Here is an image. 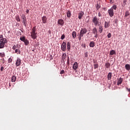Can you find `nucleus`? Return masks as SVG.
Wrapping results in <instances>:
<instances>
[{"mask_svg": "<svg viewBox=\"0 0 130 130\" xmlns=\"http://www.w3.org/2000/svg\"><path fill=\"white\" fill-rule=\"evenodd\" d=\"M104 10H105V8H104Z\"/></svg>", "mask_w": 130, "mask_h": 130, "instance_id": "nucleus-53", "label": "nucleus"}, {"mask_svg": "<svg viewBox=\"0 0 130 130\" xmlns=\"http://www.w3.org/2000/svg\"><path fill=\"white\" fill-rule=\"evenodd\" d=\"M67 15L68 18H71V11H68L67 12Z\"/></svg>", "mask_w": 130, "mask_h": 130, "instance_id": "nucleus-22", "label": "nucleus"}, {"mask_svg": "<svg viewBox=\"0 0 130 130\" xmlns=\"http://www.w3.org/2000/svg\"><path fill=\"white\" fill-rule=\"evenodd\" d=\"M67 49L68 51H70L71 50V43L70 42H67Z\"/></svg>", "mask_w": 130, "mask_h": 130, "instance_id": "nucleus-14", "label": "nucleus"}, {"mask_svg": "<svg viewBox=\"0 0 130 130\" xmlns=\"http://www.w3.org/2000/svg\"><path fill=\"white\" fill-rule=\"evenodd\" d=\"M72 37L73 39H75L77 37V32L75 31H73L72 32Z\"/></svg>", "mask_w": 130, "mask_h": 130, "instance_id": "nucleus-13", "label": "nucleus"}, {"mask_svg": "<svg viewBox=\"0 0 130 130\" xmlns=\"http://www.w3.org/2000/svg\"><path fill=\"white\" fill-rule=\"evenodd\" d=\"M75 64L74 63V64H73V66H75Z\"/></svg>", "mask_w": 130, "mask_h": 130, "instance_id": "nucleus-54", "label": "nucleus"}, {"mask_svg": "<svg viewBox=\"0 0 130 130\" xmlns=\"http://www.w3.org/2000/svg\"><path fill=\"white\" fill-rule=\"evenodd\" d=\"M15 53H17V54H21V51L20 50V48H17L15 49Z\"/></svg>", "mask_w": 130, "mask_h": 130, "instance_id": "nucleus-17", "label": "nucleus"}, {"mask_svg": "<svg viewBox=\"0 0 130 130\" xmlns=\"http://www.w3.org/2000/svg\"><path fill=\"white\" fill-rule=\"evenodd\" d=\"M92 22L94 24V26H100L99 18H98L97 16H94L92 17Z\"/></svg>", "mask_w": 130, "mask_h": 130, "instance_id": "nucleus-3", "label": "nucleus"}, {"mask_svg": "<svg viewBox=\"0 0 130 130\" xmlns=\"http://www.w3.org/2000/svg\"><path fill=\"white\" fill-rule=\"evenodd\" d=\"M66 57H67V54L63 53L62 55V60H63V61H64Z\"/></svg>", "mask_w": 130, "mask_h": 130, "instance_id": "nucleus-18", "label": "nucleus"}, {"mask_svg": "<svg viewBox=\"0 0 130 130\" xmlns=\"http://www.w3.org/2000/svg\"><path fill=\"white\" fill-rule=\"evenodd\" d=\"M5 47V44L1 43H0V48H4Z\"/></svg>", "mask_w": 130, "mask_h": 130, "instance_id": "nucleus-28", "label": "nucleus"}, {"mask_svg": "<svg viewBox=\"0 0 130 130\" xmlns=\"http://www.w3.org/2000/svg\"><path fill=\"white\" fill-rule=\"evenodd\" d=\"M42 20L43 24H46V23H47V17H46V16H43Z\"/></svg>", "mask_w": 130, "mask_h": 130, "instance_id": "nucleus-9", "label": "nucleus"}, {"mask_svg": "<svg viewBox=\"0 0 130 130\" xmlns=\"http://www.w3.org/2000/svg\"><path fill=\"white\" fill-rule=\"evenodd\" d=\"M126 89L128 92H130V88H126Z\"/></svg>", "mask_w": 130, "mask_h": 130, "instance_id": "nucleus-47", "label": "nucleus"}, {"mask_svg": "<svg viewBox=\"0 0 130 130\" xmlns=\"http://www.w3.org/2000/svg\"><path fill=\"white\" fill-rule=\"evenodd\" d=\"M16 63V66H20V64H21V59H20V58H17Z\"/></svg>", "mask_w": 130, "mask_h": 130, "instance_id": "nucleus-11", "label": "nucleus"}, {"mask_svg": "<svg viewBox=\"0 0 130 130\" xmlns=\"http://www.w3.org/2000/svg\"><path fill=\"white\" fill-rule=\"evenodd\" d=\"M109 27V25L108 24V22L105 21V28H108Z\"/></svg>", "mask_w": 130, "mask_h": 130, "instance_id": "nucleus-27", "label": "nucleus"}, {"mask_svg": "<svg viewBox=\"0 0 130 130\" xmlns=\"http://www.w3.org/2000/svg\"><path fill=\"white\" fill-rule=\"evenodd\" d=\"M116 9H117V7L116 5H114L113 7H112L110 9L108 10V13L109 14V15L110 17H112L113 16H114V11H116Z\"/></svg>", "mask_w": 130, "mask_h": 130, "instance_id": "nucleus-1", "label": "nucleus"}, {"mask_svg": "<svg viewBox=\"0 0 130 130\" xmlns=\"http://www.w3.org/2000/svg\"><path fill=\"white\" fill-rule=\"evenodd\" d=\"M108 38H111V33H109L107 35Z\"/></svg>", "mask_w": 130, "mask_h": 130, "instance_id": "nucleus-38", "label": "nucleus"}, {"mask_svg": "<svg viewBox=\"0 0 130 130\" xmlns=\"http://www.w3.org/2000/svg\"><path fill=\"white\" fill-rule=\"evenodd\" d=\"M94 69H98V66H94Z\"/></svg>", "mask_w": 130, "mask_h": 130, "instance_id": "nucleus-46", "label": "nucleus"}, {"mask_svg": "<svg viewBox=\"0 0 130 130\" xmlns=\"http://www.w3.org/2000/svg\"><path fill=\"white\" fill-rule=\"evenodd\" d=\"M101 16H102V15L101 14V13L100 12H99L98 13V17H101Z\"/></svg>", "mask_w": 130, "mask_h": 130, "instance_id": "nucleus-44", "label": "nucleus"}, {"mask_svg": "<svg viewBox=\"0 0 130 130\" xmlns=\"http://www.w3.org/2000/svg\"><path fill=\"white\" fill-rule=\"evenodd\" d=\"M16 79H17V78L16 77V76H13L12 77V79H11L12 82H16Z\"/></svg>", "mask_w": 130, "mask_h": 130, "instance_id": "nucleus-24", "label": "nucleus"}, {"mask_svg": "<svg viewBox=\"0 0 130 130\" xmlns=\"http://www.w3.org/2000/svg\"><path fill=\"white\" fill-rule=\"evenodd\" d=\"M92 33L94 35L95 38H98V31H97V28H96V27L92 29Z\"/></svg>", "mask_w": 130, "mask_h": 130, "instance_id": "nucleus-4", "label": "nucleus"}, {"mask_svg": "<svg viewBox=\"0 0 130 130\" xmlns=\"http://www.w3.org/2000/svg\"><path fill=\"white\" fill-rule=\"evenodd\" d=\"M83 16H84V12L80 11V13H78V19H79V20H81Z\"/></svg>", "mask_w": 130, "mask_h": 130, "instance_id": "nucleus-10", "label": "nucleus"}, {"mask_svg": "<svg viewBox=\"0 0 130 130\" xmlns=\"http://www.w3.org/2000/svg\"><path fill=\"white\" fill-rule=\"evenodd\" d=\"M26 13H27V14H28L29 13V10H28V9L26 10Z\"/></svg>", "mask_w": 130, "mask_h": 130, "instance_id": "nucleus-48", "label": "nucleus"}, {"mask_svg": "<svg viewBox=\"0 0 130 130\" xmlns=\"http://www.w3.org/2000/svg\"><path fill=\"white\" fill-rule=\"evenodd\" d=\"M21 19L22 20V23H23V25H24V26H26V17L24 15H22L21 16Z\"/></svg>", "mask_w": 130, "mask_h": 130, "instance_id": "nucleus-7", "label": "nucleus"}, {"mask_svg": "<svg viewBox=\"0 0 130 130\" xmlns=\"http://www.w3.org/2000/svg\"><path fill=\"white\" fill-rule=\"evenodd\" d=\"M73 69L76 71L78 69V66H73Z\"/></svg>", "mask_w": 130, "mask_h": 130, "instance_id": "nucleus-33", "label": "nucleus"}, {"mask_svg": "<svg viewBox=\"0 0 130 130\" xmlns=\"http://www.w3.org/2000/svg\"><path fill=\"white\" fill-rule=\"evenodd\" d=\"M112 76V74L111 73H109L107 76L108 80H111Z\"/></svg>", "mask_w": 130, "mask_h": 130, "instance_id": "nucleus-19", "label": "nucleus"}, {"mask_svg": "<svg viewBox=\"0 0 130 130\" xmlns=\"http://www.w3.org/2000/svg\"><path fill=\"white\" fill-rule=\"evenodd\" d=\"M66 38V36L64 35V34L62 35L61 36V40H63V39H64V38Z\"/></svg>", "mask_w": 130, "mask_h": 130, "instance_id": "nucleus-34", "label": "nucleus"}, {"mask_svg": "<svg viewBox=\"0 0 130 130\" xmlns=\"http://www.w3.org/2000/svg\"><path fill=\"white\" fill-rule=\"evenodd\" d=\"M23 42H24L25 45H28L29 44V41L27 39H25Z\"/></svg>", "mask_w": 130, "mask_h": 130, "instance_id": "nucleus-26", "label": "nucleus"}, {"mask_svg": "<svg viewBox=\"0 0 130 130\" xmlns=\"http://www.w3.org/2000/svg\"><path fill=\"white\" fill-rule=\"evenodd\" d=\"M87 33V29L86 28H82L80 31V34L84 36V34H86Z\"/></svg>", "mask_w": 130, "mask_h": 130, "instance_id": "nucleus-6", "label": "nucleus"}, {"mask_svg": "<svg viewBox=\"0 0 130 130\" xmlns=\"http://www.w3.org/2000/svg\"><path fill=\"white\" fill-rule=\"evenodd\" d=\"M127 16H129V12H128V11H127L125 12V17H127Z\"/></svg>", "mask_w": 130, "mask_h": 130, "instance_id": "nucleus-32", "label": "nucleus"}, {"mask_svg": "<svg viewBox=\"0 0 130 130\" xmlns=\"http://www.w3.org/2000/svg\"><path fill=\"white\" fill-rule=\"evenodd\" d=\"M84 37V36L79 34V36L78 37L79 40H82V37Z\"/></svg>", "mask_w": 130, "mask_h": 130, "instance_id": "nucleus-29", "label": "nucleus"}, {"mask_svg": "<svg viewBox=\"0 0 130 130\" xmlns=\"http://www.w3.org/2000/svg\"><path fill=\"white\" fill-rule=\"evenodd\" d=\"M125 66H129V64H126Z\"/></svg>", "mask_w": 130, "mask_h": 130, "instance_id": "nucleus-51", "label": "nucleus"}, {"mask_svg": "<svg viewBox=\"0 0 130 130\" xmlns=\"http://www.w3.org/2000/svg\"><path fill=\"white\" fill-rule=\"evenodd\" d=\"M60 74L61 75H62V74H64V70H61Z\"/></svg>", "mask_w": 130, "mask_h": 130, "instance_id": "nucleus-40", "label": "nucleus"}, {"mask_svg": "<svg viewBox=\"0 0 130 130\" xmlns=\"http://www.w3.org/2000/svg\"><path fill=\"white\" fill-rule=\"evenodd\" d=\"M61 49L62 51H66L67 50V43L63 42L61 45Z\"/></svg>", "mask_w": 130, "mask_h": 130, "instance_id": "nucleus-5", "label": "nucleus"}, {"mask_svg": "<svg viewBox=\"0 0 130 130\" xmlns=\"http://www.w3.org/2000/svg\"><path fill=\"white\" fill-rule=\"evenodd\" d=\"M124 3H125V0H124Z\"/></svg>", "mask_w": 130, "mask_h": 130, "instance_id": "nucleus-52", "label": "nucleus"}, {"mask_svg": "<svg viewBox=\"0 0 130 130\" xmlns=\"http://www.w3.org/2000/svg\"><path fill=\"white\" fill-rule=\"evenodd\" d=\"M57 23L58 25H60V26H63V24H64V21L63 19H60L58 20Z\"/></svg>", "mask_w": 130, "mask_h": 130, "instance_id": "nucleus-8", "label": "nucleus"}, {"mask_svg": "<svg viewBox=\"0 0 130 130\" xmlns=\"http://www.w3.org/2000/svg\"><path fill=\"white\" fill-rule=\"evenodd\" d=\"M1 43H3L4 44H6L7 43V39L6 38L2 39L1 41H0Z\"/></svg>", "mask_w": 130, "mask_h": 130, "instance_id": "nucleus-15", "label": "nucleus"}, {"mask_svg": "<svg viewBox=\"0 0 130 130\" xmlns=\"http://www.w3.org/2000/svg\"><path fill=\"white\" fill-rule=\"evenodd\" d=\"M2 39H4V38H3V35H0V41L2 40Z\"/></svg>", "mask_w": 130, "mask_h": 130, "instance_id": "nucleus-42", "label": "nucleus"}, {"mask_svg": "<svg viewBox=\"0 0 130 130\" xmlns=\"http://www.w3.org/2000/svg\"><path fill=\"white\" fill-rule=\"evenodd\" d=\"M26 40V38L25 37H21L20 38V40H21V41H23V42H24V40Z\"/></svg>", "mask_w": 130, "mask_h": 130, "instance_id": "nucleus-25", "label": "nucleus"}, {"mask_svg": "<svg viewBox=\"0 0 130 130\" xmlns=\"http://www.w3.org/2000/svg\"><path fill=\"white\" fill-rule=\"evenodd\" d=\"M11 61H13V60L12 59V58H10L8 59V62H11Z\"/></svg>", "mask_w": 130, "mask_h": 130, "instance_id": "nucleus-41", "label": "nucleus"}, {"mask_svg": "<svg viewBox=\"0 0 130 130\" xmlns=\"http://www.w3.org/2000/svg\"><path fill=\"white\" fill-rule=\"evenodd\" d=\"M0 56L4 57L5 56V53H0Z\"/></svg>", "mask_w": 130, "mask_h": 130, "instance_id": "nucleus-36", "label": "nucleus"}, {"mask_svg": "<svg viewBox=\"0 0 130 130\" xmlns=\"http://www.w3.org/2000/svg\"><path fill=\"white\" fill-rule=\"evenodd\" d=\"M67 63L69 64L70 63V57H68L67 59Z\"/></svg>", "mask_w": 130, "mask_h": 130, "instance_id": "nucleus-39", "label": "nucleus"}, {"mask_svg": "<svg viewBox=\"0 0 130 130\" xmlns=\"http://www.w3.org/2000/svg\"><path fill=\"white\" fill-rule=\"evenodd\" d=\"M123 81V79L120 78L117 83L118 86H119V85H120L121 83H122Z\"/></svg>", "mask_w": 130, "mask_h": 130, "instance_id": "nucleus-12", "label": "nucleus"}, {"mask_svg": "<svg viewBox=\"0 0 130 130\" xmlns=\"http://www.w3.org/2000/svg\"><path fill=\"white\" fill-rule=\"evenodd\" d=\"M125 69H126V70L127 71H129V70H130V66H125Z\"/></svg>", "mask_w": 130, "mask_h": 130, "instance_id": "nucleus-31", "label": "nucleus"}, {"mask_svg": "<svg viewBox=\"0 0 130 130\" xmlns=\"http://www.w3.org/2000/svg\"><path fill=\"white\" fill-rule=\"evenodd\" d=\"M100 33H102L103 32V27L102 26H99V30Z\"/></svg>", "mask_w": 130, "mask_h": 130, "instance_id": "nucleus-21", "label": "nucleus"}, {"mask_svg": "<svg viewBox=\"0 0 130 130\" xmlns=\"http://www.w3.org/2000/svg\"><path fill=\"white\" fill-rule=\"evenodd\" d=\"M99 1H101V0H99Z\"/></svg>", "mask_w": 130, "mask_h": 130, "instance_id": "nucleus-55", "label": "nucleus"}, {"mask_svg": "<svg viewBox=\"0 0 130 130\" xmlns=\"http://www.w3.org/2000/svg\"><path fill=\"white\" fill-rule=\"evenodd\" d=\"M83 47H84V48L86 47V45H85V44L83 45Z\"/></svg>", "mask_w": 130, "mask_h": 130, "instance_id": "nucleus-49", "label": "nucleus"}, {"mask_svg": "<svg viewBox=\"0 0 130 130\" xmlns=\"http://www.w3.org/2000/svg\"><path fill=\"white\" fill-rule=\"evenodd\" d=\"M100 8H101V6L100 4H98L96 6V10H99V9H100Z\"/></svg>", "mask_w": 130, "mask_h": 130, "instance_id": "nucleus-30", "label": "nucleus"}, {"mask_svg": "<svg viewBox=\"0 0 130 130\" xmlns=\"http://www.w3.org/2000/svg\"><path fill=\"white\" fill-rule=\"evenodd\" d=\"M15 19L16 21H17V22H21V19H20V16H19L18 15L15 17Z\"/></svg>", "mask_w": 130, "mask_h": 130, "instance_id": "nucleus-23", "label": "nucleus"}, {"mask_svg": "<svg viewBox=\"0 0 130 130\" xmlns=\"http://www.w3.org/2000/svg\"><path fill=\"white\" fill-rule=\"evenodd\" d=\"M84 57H88V52H85L84 53Z\"/></svg>", "mask_w": 130, "mask_h": 130, "instance_id": "nucleus-37", "label": "nucleus"}, {"mask_svg": "<svg viewBox=\"0 0 130 130\" xmlns=\"http://www.w3.org/2000/svg\"><path fill=\"white\" fill-rule=\"evenodd\" d=\"M109 1L110 2L111 4H112V0H109Z\"/></svg>", "mask_w": 130, "mask_h": 130, "instance_id": "nucleus-50", "label": "nucleus"}, {"mask_svg": "<svg viewBox=\"0 0 130 130\" xmlns=\"http://www.w3.org/2000/svg\"><path fill=\"white\" fill-rule=\"evenodd\" d=\"M16 48H17V47L16 46V45H14V46L13 47L12 49L15 50V49H16Z\"/></svg>", "mask_w": 130, "mask_h": 130, "instance_id": "nucleus-43", "label": "nucleus"}, {"mask_svg": "<svg viewBox=\"0 0 130 130\" xmlns=\"http://www.w3.org/2000/svg\"><path fill=\"white\" fill-rule=\"evenodd\" d=\"M49 58H50V60H49L50 61L52 60V59H53V57H52V55H49Z\"/></svg>", "mask_w": 130, "mask_h": 130, "instance_id": "nucleus-35", "label": "nucleus"}, {"mask_svg": "<svg viewBox=\"0 0 130 130\" xmlns=\"http://www.w3.org/2000/svg\"><path fill=\"white\" fill-rule=\"evenodd\" d=\"M113 54H116L115 51L112 50L110 52V55H113Z\"/></svg>", "mask_w": 130, "mask_h": 130, "instance_id": "nucleus-20", "label": "nucleus"}, {"mask_svg": "<svg viewBox=\"0 0 130 130\" xmlns=\"http://www.w3.org/2000/svg\"><path fill=\"white\" fill-rule=\"evenodd\" d=\"M4 67H2L1 68V72H3V71H4Z\"/></svg>", "mask_w": 130, "mask_h": 130, "instance_id": "nucleus-45", "label": "nucleus"}, {"mask_svg": "<svg viewBox=\"0 0 130 130\" xmlns=\"http://www.w3.org/2000/svg\"><path fill=\"white\" fill-rule=\"evenodd\" d=\"M89 46L90 47H94V46H95V42L93 41L90 42L89 43Z\"/></svg>", "mask_w": 130, "mask_h": 130, "instance_id": "nucleus-16", "label": "nucleus"}, {"mask_svg": "<svg viewBox=\"0 0 130 130\" xmlns=\"http://www.w3.org/2000/svg\"><path fill=\"white\" fill-rule=\"evenodd\" d=\"M30 37L34 40H35L37 38V32H36V26L34 27L31 29V31L30 32Z\"/></svg>", "mask_w": 130, "mask_h": 130, "instance_id": "nucleus-2", "label": "nucleus"}]
</instances>
